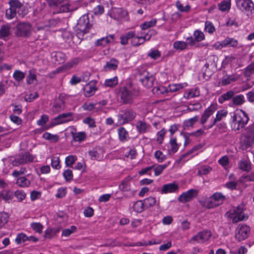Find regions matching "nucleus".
Listing matches in <instances>:
<instances>
[{"instance_id": "f257e3e1", "label": "nucleus", "mask_w": 254, "mask_h": 254, "mask_svg": "<svg viewBox=\"0 0 254 254\" xmlns=\"http://www.w3.org/2000/svg\"><path fill=\"white\" fill-rule=\"evenodd\" d=\"M249 120L247 114L242 110H237L232 116L231 128L233 130H240L245 127Z\"/></svg>"}, {"instance_id": "f03ea898", "label": "nucleus", "mask_w": 254, "mask_h": 254, "mask_svg": "<svg viewBox=\"0 0 254 254\" xmlns=\"http://www.w3.org/2000/svg\"><path fill=\"white\" fill-rule=\"evenodd\" d=\"M226 197L221 192H215L210 197L201 201V205L207 208H212L222 204Z\"/></svg>"}, {"instance_id": "7ed1b4c3", "label": "nucleus", "mask_w": 254, "mask_h": 254, "mask_svg": "<svg viewBox=\"0 0 254 254\" xmlns=\"http://www.w3.org/2000/svg\"><path fill=\"white\" fill-rule=\"evenodd\" d=\"M120 95L124 103L131 104L134 98L138 95V92L131 88L123 87L120 88Z\"/></svg>"}, {"instance_id": "20e7f679", "label": "nucleus", "mask_w": 254, "mask_h": 254, "mask_svg": "<svg viewBox=\"0 0 254 254\" xmlns=\"http://www.w3.org/2000/svg\"><path fill=\"white\" fill-rule=\"evenodd\" d=\"M34 157L29 152L20 153L14 157L10 158L11 164L13 166H18L20 165L27 164L33 161Z\"/></svg>"}, {"instance_id": "39448f33", "label": "nucleus", "mask_w": 254, "mask_h": 254, "mask_svg": "<svg viewBox=\"0 0 254 254\" xmlns=\"http://www.w3.org/2000/svg\"><path fill=\"white\" fill-rule=\"evenodd\" d=\"M243 211L244 206L239 205L234 208L228 212L229 217L234 223L248 219L247 216L245 215Z\"/></svg>"}, {"instance_id": "423d86ee", "label": "nucleus", "mask_w": 254, "mask_h": 254, "mask_svg": "<svg viewBox=\"0 0 254 254\" xmlns=\"http://www.w3.org/2000/svg\"><path fill=\"white\" fill-rule=\"evenodd\" d=\"M31 25L28 22H20L15 28L14 33L17 37H28L31 35Z\"/></svg>"}, {"instance_id": "0eeeda50", "label": "nucleus", "mask_w": 254, "mask_h": 254, "mask_svg": "<svg viewBox=\"0 0 254 254\" xmlns=\"http://www.w3.org/2000/svg\"><path fill=\"white\" fill-rule=\"evenodd\" d=\"M254 144V124L250 126L247 128L245 139L241 143L243 150H247Z\"/></svg>"}, {"instance_id": "6e6552de", "label": "nucleus", "mask_w": 254, "mask_h": 254, "mask_svg": "<svg viewBox=\"0 0 254 254\" xmlns=\"http://www.w3.org/2000/svg\"><path fill=\"white\" fill-rule=\"evenodd\" d=\"M48 2L55 9L54 13L66 12L69 10V5L64 0H48Z\"/></svg>"}, {"instance_id": "1a4fd4ad", "label": "nucleus", "mask_w": 254, "mask_h": 254, "mask_svg": "<svg viewBox=\"0 0 254 254\" xmlns=\"http://www.w3.org/2000/svg\"><path fill=\"white\" fill-rule=\"evenodd\" d=\"M237 8L247 14L254 11V3L252 0H235Z\"/></svg>"}, {"instance_id": "9d476101", "label": "nucleus", "mask_w": 254, "mask_h": 254, "mask_svg": "<svg viewBox=\"0 0 254 254\" xmlns=\"http://www.w3.org/2000/svg\"><path fill=\"white\" fill-rule=\"evenodd\" d=\"M212 233L209 230H203L198 232L196 235L192 237L190 240V242L194 243H203L207 241L211 237Z\"/></svg>"}, {"instance_id": "9b49d317", "label": "nucleus", "mask_w": 254, "mask_h": 254, "mask_svg": "<svg viewBox=\"0 0 254 254\" xmlns=\"http://www.w3.org/2000/svg\"><path fill=\"white\" fill-rule=\"evenodd\" d=\"M250 229L246 225H239L235 230V238L239 241L245 240L249 236Z\"/></svg>"}, {"instance_id": "f8f14e48", "label": "nucleus", "mask_w": 254, "mask_h": 254, "mask_svg": "<svg viewBox=\"0 0 254 254\" xmlns=\"http://www.w3.org/2000/svg\"><path fill=\"white\" fill-rule=\"evenodd\" d=\"M72 120V115L68 112L60 114L51 122V126L54 127L60 124L67 123Z\"/></svg>"}, {"instance_id": "ddd939ff", "label": "nucleus", "mask_w": 254, "mask_h": 254, "mask_svg": "<svg viewBox=\"0 0 254 254\" xmlns=\"http://www.w3.org/2000/svg\"><path fill=\"white\" fill-rule=\"evenodd\" d=\"M217 104H211L207 108H206L204 112L201 116L200 123L202 125L204 124L208 121L210 117L213 115L214 112L217 110Z\"/></svg>"}, {"instance_id": "4468645a", "label": "nucleus", "mask_w": 254, "mask_h": 254, "mask_svg": "<svg viewBox=\"0 0 254 254\" xmlns=\"http://www.w3.org/2000/svg\"><path fill=\"white\" fill-rule=\"evenodd\" d=\"M121 113L118 115L119 123L120 124H124L130 121L135 117V113L131 110L122 111Z\"/></svg>"}, {"instance_id": "2eb2a0df", "label": "nucleus", "mask_w": 254, "mask_h": 254, "mask_svg": "<svg viewBox=\"0 0 254 254\" xmlns=\"http://www.w3.org/2000/svg\"><path fill=\"white\" fill-rule=\"evenodd\" d=\"M198 191L195 189H190L182 193L178 197V200L181 202H187L195 197Z\"/></svg>"}, {"instance_id": "dca6fc26", "label": "nucleus", "mask_w": 254, "mask_h": 254, "mask_svg": "<svg viewBox=\"0 0 254 254\" xmlns=\"http://www.w3.org/2000/svg\"><path fill=\"white\" fill-rule=\"evenodd\" d=\"M97 90L96 81L92 80L84 87L83 94L86 97H90L93 96Z\"/></svg>"}, {"instance_id": "f3484780", "label": "nucleus", "mask_w": 254, "mask_h": 254, "mask_svg": "<svg viewBox=\"0 0 254 254\" xmlns=\"http://www.w3.org/2000/svg\"><path fill=\"white\" fill-rule=\"evenodd\" d=\"M228 112L226 110H221L217 111L215 117H213L211 120L210 123L208 126H204V128L208 129L212 127L218 122L221 121L224 118L226 117Z\"/></svg>"}, {"instance_id": "a211bd4d", "label": "nucleus", "mask_w": 254, "mask_h": 254, "mask_svg": "<svg viewBox=\"0 0 254 254\" xmlns=\"http://www.w3.org/2000/svg\"><path fill=\"white\" fill-rule=\"evenodd\" d=\"M127 12L121 8H113L109 12L111 17L117 20L127 19Z\"/></svg>"}, {"instance_id": "6ab92c4d", "label": "nucleus", "mask_w": 254, "mask_h": 254, "mask_svg": "<svg viewBox=\"0 0 254 254\" xmlns=\"http://www.w3.org/2000/svg\"><path fill=\"white\" fill-rule=\"evenodd\" d=\"M155 77L152 74L144 72L140 80L143 85L146 88H150L153 86Z\"/></svg>"}, {"instance_id": "aec40b11", "label": "nucleus", "mask_w": 254, "mask_h": 254, "mask_svg": "<svg viewBox=\"0 0 254 254\" xmlns=\"http://www.w3.org/2000/svg\"><path fill=\"white\" fill-rule=\"evenodd\" d=\"M82 23L80 24V32L83 34L88 33L92 24L90 22L88 15H83L80 18Z\"/></svg>"}, {"instance_id": "412c9836", "label": "nucleus", "mask_w": 254, "mask_h": 254, "mask_svg": "<svg viewBox=\"0 0 254 254\" xmlns=\"http://www.w3.org/2000/svg\"><path fill=\"white\" fill-rule=\"evenodd\" d=\"M114 39L113 35H109L95 41L94 45L96 47H105L112 42Z\"/></svg>"}, {"instance_id": "4be33fe9", "label": "nucleus", "mask_w": 254, "mask_h": 254, "mask_svg": "<svg viewBox=\"0 0 254 254\" xmlns=\"http://www.w3.org/2000/svg\"><path fill=\"white\" fill-rule=\"evenodd\" d=\"M179 186L175 183H172L165 184L163 186L161 193L167 194L169 193H175L178 191Z\"/></svg>"}, {"instance_id": "5701e85b", "label": "nucleus", "mask_w": 254, "mask_h": 254, "mask_svg": "<svg viewBox=\"0 0 254 254\" xmlns=\"http://www.w3.org/2000/svg\"><path fill=\"white\" fill-rule=\"evenodd\" d=\"M64 95H60L58 100L56 102L52 107L53 111L54 113H58L64 109L65 105L64 99Z\"/></svg>"}, {"instance_id": "b1692460", "label": "nucleus", "mask_w": 254, "mask_h": 254, "mask_svg": "<svg viewBox=\"0 0 254 254\" xmlns=\"http://www.w3.org/2000/svg\"><path fill=\"white\" fill-rule=\"evenodd\" d=\"M17 13L21 17H24L26 14V12L25 10L20 12L19 10L16 11L10 7L8 9L6 10L5 16L7 19H11L16 16Z\"/></svg>"}, {"instance_id": "393cba45", "label": "nucleus", "mask_w": 254, "mask_h": 254, "mask_svg": "<svg viewBox=\"0 0 254 254\" xmlns=\"http://www.w3.org/2000/svg\"><path fill=\"white\" fill-rule=\"evenodd\" d=\"M89 154L92 159L101 160L103 158L104 151L102 149L98 148L89 151Z\"/></svg>"}, {"instance_id": "a878e982", "label": "nucleus", "mask_w": 254, "mask_h": 254, "mask_svg": "<svg viewBox=\"0 0 254 254\" xmlns=\"http://www.w3.org/2000/svg\"><path fill=\"white\" fill-rule=\"evenodd\" d=\"M188 84L186 82L170 84L168 86V92H175L187 87Z\"/></svg>"}, {"instance_id": "bb28decb", "label": "nucleus", "mask_w": 254, "mask_h": 254, "mask_svg": "<svg viewBox=\"0 0 254 254\" xmlns=\"http://www.w3.org/2000/svg\"><path fill=\"white\" fill-rule=\"evenodd\" d=\"M240 169L249 172L251 170V164L249 160L247 159H242L238 163Z\"/></svg>"}, {"instance_id": "cd10ccee", "label": "nucleus", "mask_w": 254, "mask_h": 254, "mask_svg": "<svg viewBox=\"0 0 254 254\" xmlns=\"http://www.w3.org/2000/svg\"><path fill=\"white\" fill-rule=\"evenodd\" d=\"M130 181L129 177L125 179L119 185V189L124 191H128L130 190Z\"/></svg>"}, {"instance_id": "c85d7f7f", "label": "nucleus", "mask_w": 254, "mask_h": 254, "mask_svg": "<svg viewBox=\"0 0 254 254\" xmlns=\"http://www.w3.org/2000/svg\"><path fill=\"white\" fill-rule=\"evenodd\" d=\"M119 138L120 141L125 142L129 139L128 132L124 127H120L118 129Z\"/></svg>"}, {"instance_id": "c756f323", "label": "nucleus", "mask_w": 254, "mask_h": 254, "mask_svg": "<svg viewBox=\"0 0 254 254\" xmlns=\"http://www.w3.org/2000/svg\"><path fill=\"white\" fill-rule=\"evenodd\" d=\"M118 66V62L112 59L109 62H107L106 64L104 65V68L106 71H109L116 69Z\"/></svg>"}, {"instance_id": "7c9ffc66", "label": "nucleus", "mask_w": 254, "mask_h": 254, "mask_svg": "<svg viewBox=\"0 0 254 254\" xmlns=\"http://www.w3.org/2000/svg\"><path fill=\"white\" fill-rule=\"evenodd\" d=\"M239 78V76L237 75H226L223 77L222 79V84L226 85L236 81Z\"/></svg>"}, {"instance_id": "2f4dec72", "label": "nucleus", "mask_w": 254, "mask_h": 254, "mask_svg": "<svg viewBox=\"0 0 254 254\" xmlns=\"http://www.w3.org/2000/svg\"><path fill=\"white\" fill-rule=\"evenodd\" d=\"M136 127L138 131L143 133L148 131L150 128V126L145 122L140 121L136 124Z\"/></svg>"}, {"instance_id": "473e14b6", "label": "nucleus", "mask_w": 254, "mask_h": 254, "mask_svg": "<svg viewBox=\"0 0 254 254\" xmlns=\"http://www.w3.org/2000/svg\"><path fill=\"white\" fill-rule=\"evenodd\" d=\"M219 9L221 11H228L231 7V0H224L218 5Z\"/></svg>"}, {"instance_id": "72a5a7b5", "label": "nucleus", "mask_w": 254, "mask_h": 254, "mask_svg": "<svg viewBox=\"0 0 254 254\" xmlns=\"http://www.w3.org/2000/svg\"><path fill=\"white\" fill-rule=\"evenodd\" d=\"M234 95V92L230 90L222 94L218 98V102L220 104L223 103L225 101L231 99Z\"/></svg>"}, {"instance_id": "f704fd0d", "label": "nucleus", "mask_w": 254, "mask_h": 254, "mask_svg": "<svg viewBox=\"0 0 254 254\" xmlns=\"http://www.w3.org/2000/svg\"><path fill=\"white\" fill-rule=\"evenodd\" d=\"M199 95V91L196 89H191L189 90H187L185 93L184 97L186 99H190L195 97H197Z\"/></svg>"}, {"instance_id": "c9c22d12", "label": "nucleus", "mask_w": 254, "mask_h": 254, "mask_svg": "<svg viewBox=\"0 0 254 254\" xmlns=\"http://www.w3.org/2000/svg\"><path fill=\"white\" fill-rule=\"evenodd\" d=\"M197 169V174L199 176L206 175L212 170L211 167L208 165H200L198 167Z\"/></svg>"}, {"instance_id": "e433bc0d", "label": "nucleus", "mask_w": 254, "mask_h": 254, "mask_svg": "<svg viewBox=\"0 0 254 254\" xmlns=\"http://www.w3.org/2000/svg\"><path fill=\"white\" fill-rule=\"evenodd\" d=\"M11 26L10 24H7L3 25L0 28V35H1L2 38L8 37L10 35V30Z\"/></svg>"}, {"instance_id": "4c0bfd02", "label": "nucleus", "mask_w": 254, "mask_h": 254, "mask_svg": "<svg viewBox=\"0 0 254 254\" xmlns=\"http://www.w3.org/2000/svg\"><path fill=\"white\" fill-rule=\"evenodd\" d=\"M198 120V116H195L194 117L186 120L183 123V126L185 128L192 127Z\"/></svg>"}, {"instance_id": "58836bf2", "label": "nucleus", "mask_w": 254, "mask_h": 254, "mask_svg": "<svg viewBox=\"0 0 254 254\" xmlns=\"http://www.w3.org/2000/svg\"><path fill=\"white\" fill-rule=\"evenodd\" d=\"M134 35V32L133 31H129L127 33L122 35L120 37L121 43L122 45H126L128 40L130 39H132V37Z\"/></svg>"}, {"instance_id": "ea45409f", "label": "nucleus", "mask_w": 254, "mask_h": 254, "mask_svg": "<svg viewBox=\"0 0 254 254\" xmlns=\"http://www.w3.org/2000/svg\"><path fill=\"white\" fill-rule=\"evenodd\" d=\"M187 47V43L182 41H177L173 44V48L176 50L183 51Z\"/></svg>"}, {"instance_id": "a19ab883", "label": "nucleus", "mask_w": 254, "mask_h": 254, "mask_svg": "<svg viewBox=\"0 0 254 254\" xmlns=\"http://www.w3.org/2000/svg\"><path fill=\"white\" fill-rule=\"evenodd\" d=\"M60 232L58 228H49L45 231V237L46 238L51 239Z\"/></svg>"}, {"instance_id": "79ce46f5", "label": "nucleus", "mask_w": 254, "mask_h": 254, "mask_svg": "<svg viewBox=\"0 0 254 254\" xmlns=\"http://www.w3.org/2000/svg\"><path fill=\"white\" fill-rule=\"evenodd\" d=\"M153 92L155 94L159 95V94H164L165 93H168V87H165L163 85H158L156 87H155L153 88Z\"/></svg>"}, {"instance_id": "37998d69", "label": "nucleus", "mask_w": 254, "mask_h": 254, "mask_svg": "<svg viewBox=\"0 0 254 254\" xmlns=\"http://www.w3.org/2000/svg\"><path fill=\"white\" fill-rule=\"evenodd\" d=\"M157 22L156 19H152L150 21H145L140 25V27L142 30H146L149 28L154 26Z\"/></svg>"}, {"instance_id": "c03bdc74", "label": "nucleus", "mask_w": 254, "mask_h": 254, "mask_svg": "<svg viewBox=\"0 0 254 254\" xmlns=\"http://www.w3.org/2000/svg\"><path fill=\"white\" fill-rule=\"evenodd\" d=\"M170 164V162H168L165 164L159 165L154 168V176H159Z\"/></svg>"}, {"instance_id": "a18cd8bd", "label": "nucleus", "mask_w": 254, "mask_h": 254, "mask_svg": "<svg viewBox=\"0 0 254 254\" xmlns=\"http://www.w3.org/2000/svg\"><path fill=\"white\" fill-rule=\"evenodd\" d=\"M0 195L6 202H8L13 198L14 194L10 190H4L0 194Z\"/></svg>"}, {"instance_id": "49530a36", "label": "nucleus", "mask_w": 254, "mask_h": 254, "mask_svg": "<svg viewBox=\"0 0 254 254\" xmlns=\"http://www.w3.org/2000/svg\"><path fill=\"white\" fill-rule=\"evenodd\" d=\"M16 184L21 187H27L30 184V181L25 177H21L17 179Z\"/></svg>"}, {"instance_id": "de8ad7c7", "label": "nucleus", "mask_w": 254, "mask_h": 254, "mask_svg": "<svg viewBox=\"0 0 254 254\" xmlns=\"http://www.w3.org/2000/svg\"><path fill=\"white\" fill-rule=\"evenodd\" d=\"M10 7L16 11L21 10L22 4L18 0H10L9 2Z\"/></svg>"}, {"instance_id": "09e8293b", "label": "nucleus", "mask_w": 254, "mask_h": 254, "mask_svg": "<svg viewBox=\"0 0 254 254\" xmlns=\"http://www.w3.org/2000/svg\"><path fill=\"white\" fill-rule=\"evenodd\" d=\"M145 208L143 201L139 200L135 202L133 206V210L136 212H141Z\"/></svg>"}, {"instance_id": "8fccbe9b", "label": "nucleus", "mask_w": 254, "mask_h": 254, "mask_svg": "<svg viewBox=\"0 0 254 254\" xmlns=\"http://www.w3.org/2000/svg\"><path fill=\"white\" fill-rule=\"evenodd\" d=\"M9 216L7 213H0V228L3 227L8 222Z\"/></svg>"}, {"instance_id": "3c124183", "label": "nucleus", "mask_w": 254, "mask_h": 254, "mask_svg": "<svg viewBox=\"0 0 254 254\" xmlns=\"http://www.w3.org/2000/svg\"><path fill=\"white\" fill-rule=\"evenodd\" d=\"M118 82V77L115 76L113 78L107 79L105 81V85L107 87H113L115 86Z\"/></svg>"}, {"instance_id": "603ef678", "label": "nucleus", "mask_w": 254, "mask_h": 254, "mask_svg": "<svg viewBox=\"0 0 254 254\" xmlns=\"http://www.w3.org/2000/svg\"><path fill=\"white\" fill-rule=\"evenodd\" d=\"M25 76V73L19 70H16L13 74V78L17 82L22 80Z\"/></svg>"}, {"instance_id": "864d4df0", "label": "nucleus", "mask_w": 254, "mask_h": 254, "mask_svg": "<svg viewBox=\"0 0 254 254\" xmlns=\"http://www.w3.org/2000/svg\"><path fill=\"white\" fill-rule=\"evenodd\" d=\"M193 36L197 42L202 41L205 39L204 33L199 30H195L193 32Z\"/></svg>"}, {"instance_id": "5fc2aeb1", "label": "nucleus", "mask_w": 254, "mask_h": 254, "mask_svg": "<svg viewBox=\"0 0 254 254\" xmlns=\"http://www.w3.org/2000/svg\"><path fill=\"white\" fill-rule=\"evenodd\" d=\"M144 42V40L142 37V36H135V35L132 37L131 40V44L133 46H137Z\"/></svg>"}, {"instance_id": "6e6d98bb", "label": "nucleus", "mask_w": 254, "mask_h": 254, "mask_svg": "<svg viewBox=\"0 0 254 254\" xmlns=\"http://www.w3.org/2000/svg\"><path fill=\"white\" fill-rule=\"evenodd\" d=\"M225 47L230 46L232 47H237L238 45V41L236 39L231 38H227L224 39Z\"/></svg>"}, {"instance_id": "4d7b16f0", "label": "nucleus", "mask_w": 254, "mask_h": 254, "mask_svg": "<svg viewBox=\"0 0 254 254\" xmlns=\"http://www.w3.org/2000/svg\"><path fill=\"white\" fill-rule=\"evenodd\" d=\"M232 101L234 105L239 106L243 104L245 100L244 95H238L233 98Z\"/></svg>"}, {"instance_id": "13d9d810", "label": "nucleus", "mask_w": 254, "mask_h": 254, "mask_svg": "<svg viewBox=\"0 0 254 254\" xmlns=\"http://www.w3.org/2000/svg\"><path fill=\"white\" fill-rule=\"evenodd\" d=\"M156 202V199L153 197H149L143 200L145 208H148L154 206Z\"/></svg>"}, {"instance_id": "bf43d9fd", "label": "nucleus", "mask_w": 254, "mask_h": 254, "mask_svg": "<svg viewBox=\"0 0 254 254\" xmlns=\"http://www.w3.org/2000/svg\"><path fill=\"white\" fill-rule=\"evenodd\" d=\"M176 6L180 11L182 12H187L189 11L190 9V7L189 4L184 6L179 1L176 2Z\"/></svg>"}, {"instance_id": "052dcab7", "label": "nucleus", "mask_w": 254, "mask_h": 254, "mask_svg": "<svg viewBox=\"0 0 254 254\" xmlns=\"http://www.w3.org/2000/svg\"><path fill=\"white\" fill-rule=\"evenodd\" d=\"M37 80L36 75L32 70L29 71V74L26 77V83L28 84H31L34 83V81Z\"/></svg>"}, {"instance_id": "680f3d73", "label": "nucleus", "mask_w": 254, "mask_h": 254, "mask_svg": "<svg viewBox=\"0 0 254 254\" xmlns=\"http://www.w3.org/2000/svg\"><path fill=\"white\" fill-rule=\"evenodd\" d=\"M170 148L169 150L172 153H174L177 151L179 148L178 144L177 143L176 138H171L170 140Z\"/></svg>"}, {"instance_id": "e2e57ef3", "label": "nucleus", "mask_w": 254, "mask_h": 254, "mask_svg": "<svg viewBox=\"0 0 254 254\" xmlns=\"http://www.w3.org/2000/svg\"><path fill=\"white\" fill-rule=\"evenodd\" d=\"M205 30L210 34H212L215 31L213 24L210 21H207L205 23Z\"/></svg>"}, {"instance_id": "0e129e2a", "label": "nucleus", "mask_w": 254, "mask_h": 254, "mask_svg": "<svg viewBox=\"0 0 254 254\" xmlns=\"http://www.w3.org/2000/svg\"><path fill=\"white\" fill-rule=\"evenodd\" d=\"M43 137L47 140L57 142L59 140V136L57 135H53L49 132H45L43 135Z\"/></svg>"}, {"instance_id": "69168bd1", "label": "nucleus", "mask_w": 254, "mask_h": 254, "mask_svg": "<svg viewBox=\"0 0 254 254\" xmlns=\"http://www.w3.org/2000/svg\"><path fill=\"white\" fill-rule=\"evenodd\" d=\"M82 122L84 124L87 125L90 128H93L96 127V124L94 119L91 117H88L83 119Z\"/></svg>"}, {"instance_id": "338daca9", "label": "nucleus", "mask_w": 254, "mask_h": 254, "mask_svg": "<svg viewBox=\"0 0 254 254\" xmlns=\"http://www.w3.org/2000/svg\"><path fill=\"white\" fill-rule=\"evenodd\" d=\"M31 227L33 230L38 233H41L43 229V226L40 223H31Z\"/></svg>"}, {"instance_id": "774afa93", "label": "nucleus", "mask_w": 254, "mask_h": 254, "mask_svg": "<svg viewBox=\"0 0 254 254\" xmlns=\"http://www.w3.org/2000/svg\"><path fill=\"white\" fill-rule=\"evenodd\" d=\"M154 157L159 162H162L166 159V155L160 150H157L155 152Z\"/></svg>"}]
</instances>
